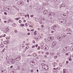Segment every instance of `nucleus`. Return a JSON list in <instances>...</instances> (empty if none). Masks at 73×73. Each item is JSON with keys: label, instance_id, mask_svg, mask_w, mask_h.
Instances as JSON below:
<instances>
[{"label": "nucleus", "instance_id": "f257e3e1", "mask_svg": "<svg viewBox=\"0 0 73 73\" xmlns=\"http://www.w3.org/2000/svg\"><path fill=\"white\" fill-rule=\"evenodd\" d=\"M36 63L37 61L36 60H32L30 62V64L31 65H35L36 64Z\"/></svg>", "mask_w": 73, "mask_h": 73}, {"label": "nucleus", "instance_id": "f03ea898", "mask_svg": "<svg viewBox=\"0 0 73 73\" xmlns=\"http://www.w3.org/2000/svg\"><path fill=\"white\" fill-rule=\"evenodd\" d=\"M59 27V26H58V25H54L52 27V29H54V31H55V30H56V29H57V28H58Z\"/></svg>", "mask_w": 73, "mask_h": 73}, {"label": "nucleus", "instance_id": "7ed1b4c3", "mask_svg": "<svg viewBox=\"0 0 73 73\" xmlns=\"http://www.w3.org/2000/svg\"><path fill=\"white\" fill-rule=\"evenodd\" d=\"M59 22L60 23L65 24L66 23V20L63 19H61L59 20Z\"/></svg>", "mask_w": 73, "mask_h": 73}, {"label": "nucleus", "instance_id": "20e7f679", "mask_svg": "<svg viewBox=\"0 0 73 73\" xmlns=\"http://www.w3.org/2000/svg\"><path fill=\"white\" fill-rule=\"evenodd\" d=\"M42 68L45 70H48L49 69L48 66L47 65H44L42 66Z\"/></svg>", "mask_w": 73, "mask_h": 73}, {"label": "nucleus", "instance_id": "39448f33", "mask_svg": "<svg viewBox=\"0 0 73 73\" xmlns=\"http://www.w3.org/2000/svg\"><path fill=\"white\" fill-rule=\"evenodd\" d=\"M43 49L45 51H47L48 49V46H45L43 47Z\"/></svg>", "mask_w": 73, "mask_h": 73}, {"label": "nucleus", "instance_id": "423d86ee", "mask_svg": "<svg viewBox=\"0 0 73 73\" xmlns=\"http://www.w3.org/2000/svg\"><path fill=\"white\" fill-rule=\"evenodd\" d=\"M10 61L11 62L12 64H14V63L15 62V59L11 58L10 60Z\"/></svg>", "mask_w": 73, "mask_h": 73}, {"label": "nucleus", "instance_id": "0eeeda50", "mask_svg": "<svg viewBox=\"0 0 73 73\" xmlns=\"http://www.w3.org/2000/svg\"><path fill=\"white\" fill-rule=\"evenodd\" d=\"M56 42H54L52 44V48H54L55 46H56Z\"/></svg>", "mask_w": 73, "mask_h": 73}, {"label": "nucleus", "instance_id": "6e6552de", "mask_svg": "<svg viewBox=\"0 0 73 73\" xmlns=\"http://www.w3.org/2000/svg\"><path fill=\"white\" fill-rule=\"evenodd\" d=\"M61 36L63 38H65L66 36V35L65 34H63Z\"/></svg>", "mask_w": 73, "mask_h": 73}, {"label": "nucleus", "instance_id": "1a4fd4ad", "mask_svg": "<svg viewBox=\"0 0 73 73\" xmlns=\"http://www.w3.org/2000/svg\"><path fill=\"white\" fill-rule=\"evenodd\" d=\"M24 4V1H20V5H23Z\"/></svg>", "mask_w": 73, "mask_h": 73}, {"label": "nucleus", "instance_id": "9d476101", "mask_svg": "<svg viewBox=\"0 0 73 73\" xmlns=\"http://www.w3.org/2000/svg\"><path fill=\"white\" fill-rule=\"evenodd\" d=\"M63 73H68V70L66 69H64Z\"/></svg>", "mask_w": 73, "mask_h": 73}, {"label": "nucleus", "instance_id": "9b49d317", "mask_svg": "<svg viewBox=\"0 0 73 73\" xmlns=\"http://www.w3.org/2000/svg\"><path fill=\"white\" fill-rule=\"evenodd\" d=\"M68 47H66L65 48H64V51H66L65 52H67L68 51Z\"/></svg>", "mask_w": 73, "mask_h": 73}, {"label": "nucleus", "instance_id": "f8f14e48", "mask_svg": "<svg viewBox=\"0 0 73 73\" xmlns=\"http://www.w3.org/2000/svg\"><path fill=\"white\" fill-rule=\"evenodd\" d=\"M28 24L29 25H32L33 24V23L32 22H31L29 21H28Z\"/></svg>", "mask_w": 73, "mask_h": 73}, {"label": "nucleus", "instance_id": "ddd939ff", "mask_svg": "<svg viewBox=\"0 0 73 73\" xmlns=\"http://www.w3.org/2000/svg\"><path fill=\"white\" fill-rule=\"evenodd\" d=\"M44 15H46V14H47V13H48V11H44Z\"/></svg>", "mask_w": 73, "mask_h": 73}, {"label": "nucleus", "instance_id": "4468645a", "mask_svg": "<svg viewBox=\"0 0 73 73\" xmlns=\"http://www.w3.org/2000/svg\"><path fill=\"white\" fill-rule=\"evenodd\" d=\"M59 41H61V38L60 37V36H58L57 37Z\"/></svg>", "mask_w": 73, "mask_h": 73}, {"label": "nucleus", "instance_id": "2eb2a0df", "mask_svg": "<svg viewBox=\"0 0 73 73\" xmlns=\"http://www.w3.org/2000/svg\"><path fill=\"white\" fill-rule=\"evenodd\" d=\"M66 32H70V29H67L66 30Z\"/></svg>", "mask_w": 73, "mask_h": 73}, {"label": "nucleus", "instance_id": "dca6fc26", "mask_svg": "<svg viewBox=\"0 0 73 73\" xmlns=\"http://www.w3.org/2000/svg\"><path fill=\"white\" fill-rule=\"evenodd\" d=\"M64 18H66L68 17V15L67 14H64Z\"/></svg>", "mask_w": 73, "mask_h": 73}, {"label": "nucleus", "instance_id": "f3484780", "mask_svg": "<svg viewBox=\"0 0 73 73\" xmlns=\"http://www.w3.org/2000/svg\"><path fill=\"white\" fill-rule=\"evenodd\" d=\"M6 59L7 61H9V57L8 56H7L6 57Z\"/></svg>", "mask_w": 73, "mask_h": 73}, {"label": "nucleus", "instance_id": "a211bd4d", "mask_svg": "<svg viewBox=\"0 0 73 73\" xmlns=\"http://www.w3.org/2000/svg\"><path fill=\"white\" fill-rule=\"evenodd\" d=\"M21 59V58H16L15 60H16V61H20V60Z\"/></svg>", "mask_w": 73, "mask_h": 73}, {"label": "nucleus", "instance_id": "6ab92c4d", "mask_svg": "<svg viewBox=\"0 0 73 73\" xmlns=\"http://www.w3.org/2000/svg\"><path fill=\"white\" fill-rule=\"evenodd\" d=\"M52 12H50L49 14H48V16H52Z\"/></svg>", "mask_w": 73, "mask_h": 73}, {"label": "nucleus", "instance_id": "aec40b11", "mask_svg": "<svg viewBox=\"0 0 73 73\" xmlns=\"http://www.w3.org/2000/svg\"><path fill=\"white\" fill-rule=\"evenodd\" d=\"M35 20L36 21H39V19L37 18H35Z\"/></svg>", "mask_w": 73, "mask_h": 73}, {"label": "nucleus", "instance_id": "412c9836", "mask_svg": "<svg viewBox=\"0 0 73 73\" xmlns=\"http://www.w3.org/2000/svg\"><path fill=\"white\" fill-rule=\"evenodd\" d=\"M7 41H5L3 42V43L4 44H7Z\"/></svg>", "mask_w": 73, "mask_h": 73}, {"label": "nucleus", "instance_id": "4be33fe9", "mask_svg": "<svg viewBox=\"0 0 73 73\" xmlns=\"http://www.w3.org/2000/svg\"><path fill=\"white\" fill-rule=\"evenodd\" d=\"M61 7H65V5L62 4L61 5Z\"/></svg>", "mask_w": 73, "mask_h": 73}, {"label": "nucleus", "instance_id": "5701e85b", "mask_svg": "<svg viewBox=\"0 0 73 73\" xmlns=\"http://www.w3.org/2000/svg\"><path fill=\"white\" fill-rule=\"evenodd\" d=\"M0 46L1 48H3L4 46V45H3V44H1L0 45Z\"/></svg>", "mask_w": 73, "mask_h": 73}, {"label": "nucleus", "instance_id": "b1692460", "mask_svg": "<svg viewBox=\"0 0 73 73\" xmlns=\"http://www.w3.org/2000/svg\"><path fill=\"white\" fill-rule=\"evenodd\" d=\"M16 64L17 65H19L20 64V62H17L16 63Z\"/></svg>", "mask_w": 73, "mask_h": 73}, {"label": "nucleus", "instance_id": "393cba45", "mask_svg": "<svg viewBox=\"0 0 73 73\" xmlns=\"http://www.w3.org/2000/svg\"><path fill=\"white\" fill-rule=\"evenodd\" d=\"M50 38H51V36H50L48 37V40H49V41H50Z\"/></svg>", "mask_w": 73, "mask_h": 73}, {"label": "nucleus", "instance_id": "a878e982", "mask_svg": "<svg viewBox=\"0 0 73 73\" xmlns=\"http://www.w3.org/2000/svg\"><path fill=\"white\" fill-rule=\"evenodd\" d=\"M61 16L62 17H64V14H62L61 15Z\"/></svg>", "mask_w": 73, "mask_h": 73}, {"label": "nucleus", "instance_id": "bb28decb", "mask_svg": "<svg viewBox=\"0 0 73 73\" xmlns=\"http://www.w3.org/2000/svg\"><path fill=\"white\" fill-rule=\"evenodd\" d=\"M36 56H37V54H33V56L34 57H36Z\"/></svg>", "mask_w": 73, "mask_h": 73}, {"label": "nucleus", "instance_id": "cd10ccee", "mask_svg": "<svg viewBox=\"0 0 73 73\" xmlns=\"http://www.w3.org/2000/svg\"><path fill=\"white\" fill-rule=\"evenodd\" d=\"M26 49H29V46H26Z\"/></svg>", "mask_w": 73, "mask_h": 73}, {"label": "nucleus", "instance_id": "c85d7f7f", "mask_svg": "<svg viewBox=\"0 0 73 73\" xmlns=\"http://www.w3.org/2000/svg\"><path fill=\"white\" fill-rule=\"evenodd\" d=\"M7 44H9V43H10V41H7Z\"/></svg>", "mask_w": 73, "mask_h": 73}, {"label": "nucleus", "instance_id": "c756f323", "mask_svg": "<svg viewBox=\"0 0 73 73\" xmlns=\"http://www.w3.org/2000/svg\"><path fill=\"white\" fill-rule=\"evenodd\" d=\"M57 58V56H54V58L55 59H56V58Z\"/></svg>", "mask_w": 73, "mask_h": 73}, {"label": "nucleus", "instance_id": "7c9ffc66", "mask_svg": "<svg viewBox=\"0 0 73 73\" xmlns=\"http://www.w3.org/2000/svg\"><path fill=\"white\" fill-rule=\"evenodd\" d=\"M20 69V66H19L17 68V70H19Z\"/></svg>", "mask_w": 73, "mask_h": 73}, {"label": "nucleus", "instance_id": "2f4dec72", "mask_svg": "<svg viewBox=\"0 0 73 73\" xmlns=\"http://www.w3.org/2000/svg\"><path fill=\"white\" fill-rule=\"evenodd\" d=\"M7 31H9V28H7Z\"/></svg>", "mask_w": 73, "mask_h": 73}, {"label": "nucleus", "instance_id": "473e14b6", "mask_svg": "<svg viewBox=\"0 0 73 73\" xmlns=\"http://www.w3.org/2000/svg\"><path fill=\"white\" fill-rule=\"evenodd\" d=\"M72 58H69L68 59V60H69V61H71L72 60Z\"/></svg>", "mask_w": 73, "mask_h": 73}, {"label": "nucleus", "instance_id": "72a5a7b5", "mask_svg": "<svg viewBox=\"0 0 73 73\" xmlns=\"http://www.w3.org/2000/svg\"><path fill=\"white\" fill-rule=\"evenodd\" d=\"M46 55H49V53L47 52L46 53Z\"/></svg>", "mask_w": 73, "mask_h": 73}, {"label": "nucleus", "instance_id": "f704fd0d", "mask_svg": "<svg viewBox=\"0 0 73 73\" xmlns=\"http://www.w3.org/2000/svg\"><path fill=\"white\" fill-rule=\"evenodd\" d=\"M21 27H24V25L23 24H21Z\"/></svg>", "mask_w": 73, "mask_h": 73}, {"label": "nucleus", "instance_id": "c9c22d12", "mask_svg": "<svg viewBox=\"0 0 73 73\" xmlns=\"http://www.w3.org/2000/svg\"><path fill=\"white\" fill-rule=\"evenodd\" d=\"M41 65L42 66H44V65H45V64H44V63H42V64H41Z\"/></svg>", "mask_w": 73, "mask_h": 73}, {"label": "nucleus", "instance_id": "e433bc0d", "mask_svg": "<svg viewBox=\"0 0 73 73\" xmlns=\"http://www.w3.org/2000/svg\"><path fill=\"white\" fill-rule=\"evenodd\" d=\"M4 15H7V13L6 12H5L4 13Z\"/></svg>", "mask_w": 73, "mask_h": 73}, {"label": "nucleus", "instance_id": "4c0bfd02", "mask_svg": "<svg viewBox=\"0 0 73 73\" xmlns=\"http://www.w3.org/2000/svg\"><path fill=\"white\" fill-rule=\"evenodd\" d=\"M31 73H33V70H31Z\"/></svg>", "mask_w": 73, "mask_h": 73}, {"label": "nucleus", "instance_id": "58836bf2", "mask_svg": "<svg viewBox=\"0 0 73 73\" xmlns=\"http://www.w3.org/2000/svg\"><path fill=\"white\" fill-rule=\"evenodd\" d=\"M37 49H38V50L40 49V46H38Z\"/></svg>", "mask_w": 73, "mask_h": 73}, {"label": "nucleus", "instance_id": "ea45409f", "mask_svg": "<svg viewBox=\"0 0 73 73\" xmlns=\"http://www.w3.org/2000/svg\"><path fill=\"white\" fill-rule=\"evenodd\" d=\"M32 25V26L30 25L29 26V27H32L33 25V24Z\"/></svg>", "mask_w": 73, "mask_h": 73}, {"label": "nucleus", "instance_id": "a19ab883", "mask_svg": "<svg viewBox=\"0 0 73 73\" xmlns=\"http://www.w3.org/2000/svg\"><path fill=\"white\" fill-rule=\"evenodd\" d=\"M35 45H33L32 46V48H35Z\"/></svg>", "mask_w": 73, "mask_h": 73}, {"label": "nucleus", "instance_id": "79ce46f5", "mask_svg": "<svg viewBox=\"0 0 73 73\" xmlns=\"http://www.w3.org/2000/svg\"><path fill=\"white\" fill-rule=\"evenodd\" d=\"M39 23L40 24H42V22L41 21H40Z\"/></svg>", "mask_w": 73, "mask_h": 73}, {"label": "nucleus", "instance_id": "37998d69", "mask_svg": "<svg viewBox=\"0 0 73 73\" xmlns=\"http://www.w3.org/2000/svg\"><path fill=\"white\" fill-rule=\"evenodd\" d=\"M3 52H4V51H5V48H4L3 49Z\"/></svg>", "mask_w": 73, "mask_h": 73}, {"label": "nucleus", "instance_id": "c03bdc74", "mask_svg": "<svg viewBox=\"0 0 73 73\" xmlns=\"http://www.w3.org/2000/svg\"><path fill=\"white\" fill-rule=\"evenodd\" d=\"M31 17H33V15H32L30 16Z\"/></svg>", "mask_w": 73, "mask_h": 73}, {"label": "nucleus", "instance_id": "a18cd8bd", "mask_svg": "<svg viewBox=\"0 0 73 73\" xmlns=\"http://www.w3.org/2000/svg\"><path fill=\"white\" fill-rule=\"evenodd\" d=\"M20 56H17V58H20Z\"/></svg>", "mask_w": 73, "mask_h": 73}, {"label": "nucleus", "instance_id": "49530a36", "mask_svg": "<svg viewBox=\"0 0 73 73\" xmlns=\"http://www.w3.org/2000/svg\"><path fill=\"white\" fill-rule=\"evenodd\" d=\"M36 32H34V35H36V34H37V33H36Z\"/></svg>", "mask_w": 73, "mask_h": 73}, {"label": "nucleus", "instance_id": "de8ad7c7", "mask_svg": "<svg viewBox=\"0 0 73 73\" xmlns=\"http://www.w3.org/2000/svg\"><path fill=\"white\" fill-rule=\"evenodd\" d=\"M57 69L58 70H60V68L59 67H58L57 68Z\"/></svg>", "mask_w": 73, "mask_h": 73}, {"label": "nucleus", "instance_id": "09e8293b", "mask_svg": "<svg viewBox=\"0 0 73 73\" xmlns=\"http://www.w3.org/2000/svg\"><path fill=\"white\" fill-rule=\"evenodd\" d=\"M15 24H12V26H13V27H15Z\"/></svg>", "mask_w": 73, "mask_h": 73}, {"label": "nucleus", "instance_id": "8fccbe9b", "mask_svg": "<svg viewBox=\"0 0 73 73\" xmlns=\"http://www.w3.org/2000/svg\"><path fill=\"white\" fill-rule=\"evenodd\" d=\"M53 53H50V54L51 55H53Z\"/></svg>", "mask_w": 73, "mask_h": 73}, {"label": "nucleus", "instance_id": "3c124183", "mask_svg": "<svg viewBox=\"0 0 73 73\" xmlns=\"http://www.w3.org/2000/svg\"><path fill=\"white\" fill-rule=\"evenodd\" d=\"M27 17H29V14H27Z\"/></svg>", "mask_w": 73, "mask_h": 73}, {"label": "nucleus", "instance_id": "603ef678", "mask_svg": "<svg viewBox=\"0 0 73 73\" xmlns=\"http://www.w3.org/2000/svg\"><path fill=\"white\" fill-rule=\"evenodd\" d=\"M6 39H7V40H9V37H6Z\"/></svg>", "mask_w": 73, "mask_h": 73}, {"label": "nucleus", "instance_id": "864d4df0", "mask_svg": "<svg viewBox=\"0 0 73 73\" xmlns=\"http://www.w3.org/2000/svg\"><path fill=\"white\" fill-rule=\"evenodd\" d=\"M40 27H44V25H41V26H40Z\"/></svg>", "mask_w": 73, "mask_h": 73}, {"label": "nucleus", "instance_id": "5fc2aeb1", "mask_svg": "<svg viewBox=\"0 0 73 73\" xmlns=\"http://www.w3.org/2000/svg\"><path fill=\"white\" fill-rule=\"evenodd\" d=\"M46 55H45L44 56V58H46Z\"/></svg>", "mask_w": 73, "mask_h": 73}, {"label": "nucleus", "instance_id": "6e6d98bb", "mask_svg": "<svg viewBox=\"0 0 73 73\" xmlns=\"http://www.w3.org/2000/svg\"><path fill=\"white\" fill-rule=\"evenodd\" d=\"M19 23H21V20H20L19 21Z\"/></svg>", "mask_w": 73, "mask_h": 73}, {"label": "nucleus", "instance_id": "4d7b16f0", "mask_svg": "<svg viewBox=\"0 0 73 73\" xmlns=\"http://www.w3.org/2000/svg\"><path fill=\"white\" fill-rule=\"evenodd\" d=\"M35 46H36V47H37V46H38V44H36V45Z\"/></svg>", "mask_w": 73, "mask_h": 73}, {"label": "nucleus", "instance_id": "13d9d810", "mask_svg": "<svg viewBox=\"0 0 73 73\" xmlns=\"http://www.w3.org/2000/svg\"><path fill=\"white\" fill-rule=\"evenodd\" d=\"M27 24H27V23H26L25 24V26H26V27H27Z\"/></svg>", "mask_w": 73, "mask_h": 73}, {"label": "nucleus", "instance_id": "bf43d9fd", "mask_svg": "<svg viewBox=\"0 0 73 73\" xmlns=\"http://www.w3.org/2000/svg\"><path fill=\"white\" fill-rule=\"evenodd\" d=\"M28 35H30V33H27Z\"/></svg>", "mask_w": 73, "mask_h": 73}, {"label": "nucleus", "instance_id": "052dcab7", "mask_svg": "<svg viewBox=\"0 0 73 73\" xmlns=\"http://www.w3.org/2000/svg\"><path fill=\"white\" fill-rule=\"evenodd\" d=\"M69 62H68V61H66V63L68 64V63Z\"/></svg>", "mask_w": 73, "mask_h": 73}, {"label": "nucleus", "instance_id": "680f3d73", "mask_svg": "<svg viewBox=\"0 0 73 73\" xmlns=\"http://www.w3.org/2000/svg\"><path fill=\"white\" fill-rule=\"evenodd\" d=\"M54 64H56V63L55 62L53 63H52V65H54Z\"/></svg>", "mask_w": 73, "mask_h": 73}, {"label": "nucleus", "instance_id": "e2e57ef3", "mask_svg": "<svg viewBox=\"0 0 73 73\" xmlns=\"http://www.w3.org/2000/svg\"><path fill=\"white\" fill-rule=\"evenodd\" d=\"M6 36L5 34H4L3 35V37H5Z\"/></svg>", "mask_w": 73, "mask_h": 73}, {"label": "nucleus", "instance_id": "0e129e2a", "mask_svg": "<svg viewBox=\"0 0 73 73\" xmlns=\"http://www.w3.org/2000/svg\"><path fill=\"white\" fill-rule=\"evenodd\" d=\"M13 68V66H10V68Z\"/></svg>", "mask_w": 73, "mask_h": 73}, {"label": "nucleus", "instance_id": "69168bd1", "mask_svg": "<svg viewBox=\"0 0 73 73\" xmlns=\"http://www.w3.org/2000/svg\"><path fill=\"white\" fill-rule=\"evenodd\" d=\"M15 33H17V31H15Z\"/></svg>", "mask_w": 73, "mask_h": 73}, {"label": "nucleus", "instance_id": "338daca9", "mask_svg": "<svg viewBox=\"0 0 73 73\" xmlns=\"http://www.w3.org/2000/svg\"><path fill=\"white\" fill-rule=\"evenodd\" d=\"M36 71H37V73H38V69Z\"/></svg>", "mask_w": 73, "mask_h": 73}, {"label": "nucleus", "instance_id": "774afa93", "mask_svg": "<svg viewBox=\"0 0 73 73\" xmlns=\"http://www.w3.org/2000/svg\"><path fill=\"white\" fill-rule=\"evenodd\" d=\"M3 72H4V70H2V71H1V73H3Z\"/></svg>", "mask_w": 73, "mask_h": 73}]
</instances>
